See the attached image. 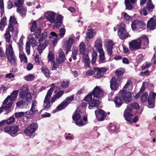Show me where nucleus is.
<instances>
[{"mask_svg": "<svg viewBox=\"0 0 156 156\" xmlns=\"http://www.w3.org/2000/svg\"><path fill=\"white\" fill-rule=\"evenodd\" d=\"M55 13L52 11H48L44 13L45 17L47 20L51 23H54L53 28H54L60 27L62 24V17L60 15L57 16L56 19Z\"/></svg>", "mask_w": 156, "mask_h": 156, "instance_id": "obj_1", "label": "nucleus"}, {"mask_svg": "<svg viewBox=\"0 0 156 156\" xmlns=\"http://www.w3.org/2000/svg\"><path fill=\"white\" fill-rule=\"evenodd\" d=\"M19 95L22 100L17 102L16 103V106L18 108L22 107L24 103L23 102V100H26L28 102L32 98L31 94L28 91L27 86L26 85H23L21 87Z\"/></svg>", "mask_w": 156, "mask_h": 156, "instance_id": "obj_2", "label": "nucleus"}, {"mask_svg": "<svg viewBox=\"0 0 156 156\" xmlns=\"http://www.w3.org/2000/svg\"><path fill=\"white\" fill-rule=\"evenodd\" d=\"M30 30L31 32L34 33V35L36 39H40L38 40L39 43L42 42L43 40L46 38L47 36V32H44L42 33L41 35H40L42 29L40 27H38L35 21H34L30 23Z\"/></svg>", "mask_w": 156, "mask_h": 156, "instance_id": "obj_3", "label": "nucleus"}, {"mask_svg": "<svg viewBox=\"0 0 156 156\" xmlns=\"http://www.w3.org/2000/svg\"><path fill=\"white\" fill-rule=\"evenodd\" d=\"M83 118V120L81 118V115L77 111L75 112L72 116L73 119L75 121V123L79 126H83L87 123V116L85 115Z\"/></svg>", "mask_w": 156, "mask_h": 156, "instance_id": "obj_4", "label": "nucleus"}, {"mask_svg": "<svg viewBox=\"0 0 156 156\" xmlns=\"http://www.w3.org/2000/svg\"><path fill=\"white\" fill-rule=\"evenodd\" d=\"M38 128L37 123H33L31 124L27 129L24 130V132L26 135L31 138L35 136L34 132Z\"/></svg>", "mask_w": 156, "mask_h": 156, "instance_id": "obj_5", "label": "nucleus"}, {"mask_svg": "<svg viewBox=\"0 0 156 156\" xmlns=\"http://www.w3.org/2000/svg\"><path fill=\"white\" fill-rule=\"evenodd\" d=\"M54 90L53 88H50L48 90L44 101L43 108L45 110H48L51 106V102L50 99Z\"/></svg>", "mask_w": 156, "mask_h": 156, "instance_id": "obj_6", "label": "nucleus"}, {"mask_svg": "<svg viewBox=\"0 0 156 156\" xmlns=\"http://www.w3.org/2000/svg\"><path fill=\"white\" fill-rule=\"evenodd\" d=\"M118 34L120 38L124 39L128 37V34L125 30L126 25L123 23H120L118 25Z\"/></svg>", "mask_w": 156, "mask_h": 156, "instance_id": "obj_7", "label": "nucleus"}, {"mask_svg": "<svg viewBox=\"0 0 156 156\" xmlns=\"http://www.w3.org/2000/svg\"><path fill=\"white\" fill-rule=\"evenodd\" d=\"M19 131L18 127L16 126L10 127L6 126L4 128V132L9 133L12 136H16Z\"/></svg>", "mask_w": 156, "mask_h": 156, "instance_id": "obj_8", "label": "nucleus"}, {"mask_svg": "<svg viewBox=\"0 0 156 156\" xmlns=\"http://www.w3.org/2000/svg\"><path fill=\"white\" fill-rule=\"evenodd\" d=\"M119 95L126 103L130 102L131 100L132 94L130 91L125 92L123 90H120Z\"/></svg>", "mask_w": 156, "mask_h": 156, "instance_id": "obj_9", "label": "nucleus"}, {"mask_svg": "<svg viewBox=\"0 0 156 156\" xmlns=\"http://www.w3.org/2000/svg\"><path fill=\"white\" fill-rule=\"evenodd\" d=\"M74 42V39L71 37L69 38L67 41L65 40L63 41L62 48L63 49L66 51V54H68Z\"/></svg>", "mask_w": 156, "mask_h": 156, "instance_id": "obj_10", "label": "nucleus"}, {"mask_svg": "<svg viewBox=\"0 0 156 156\" xmlns=\"http://www.w3.org/2000/svg\"><path fill=\"white\" fill-rule=\"evenodd\" d=\"M129 48L132 51L136 50L141 48V44L139 39L134 40L130 42Z\"/></svg>", "mask_w": 156, "mask_h": 156, "instance_id": "obj_11", "label": "nucleus"}, {"mask_svg": "<svg viewBox=\"0 0 156 156\" xmlns=\"http://www.w3.org/2000/svg\"><path fill=\"white\" fill-rule=\"evenodd\" d=\"M115 43L111 40H107L105 42L104 46L106 48L109 55H112V49Z\"/></svg>", "mask_w": 156, "mask_h": 156, "instance_id": "obj_12", "label": "nucleus"}, {"mask_svg": "<svg viewBox=\"0 0 156 156\" xmlns=\"http://www.w3.org/2000/svg\"><path fill=\"white\" fill-rule=\"evenodd\" d=\"M37 106V102L35 100L33 101H32L31 107L30 111L26 112V115L31 116L37 113L38 112Z\"/></svg>", "mask_w": 156, "mask_h": 156, "instance_id": "obj_13", "label": "nucleus"}, {"mask_svg": "<svg viewBox=\"0 0 156 156\" xmlns=\"http://www.w3.org/2000/svg\"><path fill=\"white\" fill-rule=\"evenodd\" d=\"M97 119L99 121L103 120L106 117V113L101 109H99L95 111Z\"/></svg>", "mask_w": 156, "mask_h": 156, "instance_id": "obj_14", "label": "nucleus"}, {"mask_svg": "<svg viewBox=\"0 0 156 156\" xmlns=\"http://www.w3.org/2000/svg\"><path fill=\"white\" fill-rule=\"evenodd\" d=\"M55 57L52 52H49L48 56V62H51L53 65L51 69L52 70H56L58 67V65L55 64Z\"/></svg>", "mask_w": 156, "mask_h": 156, "instance_id": "obj_15", "label": "nucleus"}, {"mask_svg": "<svg viewBox=\"0 0 156 156\" xmlns=\"http://www.w3.org/2000/svg\"><path fill=\"white\" fill-rule=\"evenodd\" d=\"M93 94L94 97L99 98L103 96V91L99 87L96 86L93 90Z\"/></svg>", "mask_w": 156, "mask_h": 156, "instance_id": "obj_16", "label": "nucleus"}, {"mask_svg": "<svg viewBox=\"0 0 156 156\" xmlns=\"http://www.w3.org/2000/svg\"><path fill=\"white\" fill-rule=\"evenodd\" d=\"M147 27L150 30H154L156 28V17L151 18L148 21Z\"/></svg>", "mask_w": 156, "mask_h": 156, "instance_id": "obj_17", "label": "nucleus"}, {"mask_svg": "<svg viewBox=\"0 0 156 156\" xmlns=\"http://www.w3.org/2000/svg\"><path fill=\"white\" fill-rule=\"evenodd\" d=\"M9 97H7L3 103L2 106L5 110H8L10 108L13 103V101L11 100L9 98Z\"/></svg>", "mask_w": 156, "mask_h": 156, "instance_id": "obj_18", "label": "nucleus"}, {"mask_svg": "<svg viewBox=\"0 0 156 156\" xmlns=\"http://www.w3.org/2000/svg\"><path fill=\"white\" fill-rule=\"evenodd\" d=\"M124 115L125 119L127 121L130 122L131 121V118L133 116L132 115L131 109L129 107H127L126 109Z\"/></svg>", "mask_w": 156, "mask_h": 156, "instance_id": "obj_19", "label": "nucleus"}, {"mask_svg": "<svg viewBox=\"0 0 156 156\" xmlns=\"http://www.w3.org/2000/svg\"><path fill=\"white\" fill-rule=\"evenodd\" d=\"M140 40V42L141 44V45L143 46V48H145L148 46L149 41V40L146 36L145 35H143L140 38H138Z\"/></svg>", "mask_w": 156, "mask_h": 156, "instance_id": "obj_20", "label": "nucleus"}, {"mask_svg": "<svg viewBox=\"0 0 156 156\" xmlns=\"http://www.w3.org/2000/svg\"><path fill=\"white\" fill-rule=\"evenodd\" d=\"M106 71V69L105 67H102L101 68H95V72H97L96 74L95 75V77L97 78H100L101 77L104 73Z\"/></svg>", "mask_w": 156, "mask_h": 156, "instance_id": "obj_21", "label": "nucleus"}, {"mask_svg": "<svg viewBox=\"0 0 156 156\" xmlns=\"http://www.w3.org/2000/svg\"><path fill=\"white\" fill-rule=\"evenodd\" d=\"M81 54L83 55L82 60L83 62L84 63L85 66H89L90 61L88 56V52Z\"/></svg>", "mask_w": 156, "mask_h": 156, "instance_id": "obj_22", "label": "nucleus"}, {"mask_svg": "<svg viewBox=\"0 0 156 156\" xmlns=\"http://www.w3.org/2000/svg\"><path fill=\"white\" fill-rule=\"evenodd\" d=\"M94 46L98 52L103 51L102 48V42L100 39H97L96 40Z\"/></svg>", "mask_w": 156, "mask_h": 156, "instance_id": "obj_23", "label": "nucleus"}, {"mask_svg": "<svg viewBox=\"0 0 156 156\" xmlns=\"http://www.w3.org/2000/svg\"><path fill=\"white\" fill-rule=\"evenodd\" d=\"M132 88L133 86L131 81L130 80H128L126 84L124 86L122 90H123L125 92H131L132 90Z\"/></svg>", "mask_w": 156, "mask_h": 156, "instance_id": "obj_24", "label": "nucleus"}, {"mask_svg": "<svg viewBox=\"0 0 156 156\" xmlns=\"http://www.w3.org/2000/svg\"><path fill=\"white\" fill-rule=\"evenodd\" d=\"M5 53L7 57L14 55L12 43L7 44Z\"/></svg>", "mask_w": 156, "mask_h": 156, "instance_id": "obj_25", "label": "nucleus"}, {"mask_svg": "<svg viewBox=\"0 0 156 156\" xmlns=\"http://www.w3.org/2000/svg\"><path fill=\"white\" fill-rule=\"evenodd\" d=\"M119 85L115 78H112L110 82V87L112 90H116L118 88Z\"/></svg>", "mask_w": 156, "mask_h": 156, "instance_id": "obj_26", "label": "nucleus"}, {"mask_svg": "<svg viewBox=\"0 0 156 156\" xmlns=\"http://www.w3.org/2000/svg\"><path fill=\"white\" fill-rule=\"evenodd\" d=\"M64 53L62 51H61L59 53L58 57L56 60L57 64L62 63L66 60Z\"/></svg>", "mask_w": 156, "mask_h": 156, "instance_id": "obj_27", "label": "nucleus"}, {"mask_svg": "<svg viewBox=\"0 0 156 156\" xmlns=\"http://www.w3.org/2000/svg\"><path fill=\"white\" fill-rule=\"evenodd\" d=\"M27 40L28 41L27 42L30 44L31 43L32 46H36L37 44V41L34 39L33 35L32 34H30L28 36Z\"/></svg>", "mask_w": 156, "mask_h": 156, "instance_id": "obj_28", "label": "nucleus"}, {"mask_svg": "<svg viewBox=\"0 0 156 156\" xmlns=\"http://www.w3.org/2000/svg\"><path fill=\"white\" fill-rule=\"evenodd\" d=\"M8 61L12 66H15L16 65V57L14 55L12 56H9L7 57Z\"/></svg>", "mask_w": 156, "mask_h": 156, "instance_id": "obj_29", "label": "nucleus"}, {"mask_svg": "<svg viewBox=\"0 0 156 156\" xmlns=\"http://www.w3.org/2000/svg\"><path fill=\"white\" fill-rule=\"evenodd\" d=\"M79 51L80 53L83 54L84 53L87 52L86 49V47L85 44L83 42L80 43L79 46Z\"/></svg>", "mask_w": 156, "mask_h": 156, "instance_id": "obj_30", "label": "nucleus"}, {"mask_svg": "<svg viewBox=\"0 0 156 156\" xmlns=\"http://www.w3.org/2000/svg\"><path fill=\"white\" fill-rule=\"evenodd\" d=\"M121 97L119 95L115 97L114 102L116 107H120L122 103V101L121 98Z\"/></svg>", "mask_w": 156, "mask_h": 156, "instance_id": "obj_31", "label": "nucleus"}, {"mask_svg": "<svg viewBox=\"0 0 156 156\" xmlns=\"http://www.w3.org/2000/svg\"><path fill=\"white\" fill-rule=\"evenodd\" d=\"M100 101L96 99H93L89 103V107L90 109V107H97L99 104Z\"/></svg>", "mask_w": 156, "mask_h": 156, "instance_id": "obj_32", "label": "nucleus"}, {"mask_svg": "<svg viewBox=\"0 0 156 156\" xmlns=\"http://www.w3.org/2000/svg\"><path fill=\"white\" fill-rule=\"evenodd\" d=\"M17 12L22 16H24L26 13V9L22 6L17 7Z\"/></svg>", "mask_w": 156, "mask_h": 156, "instance_id": "obj_33", "label": "nucleus"}, {"mask_svg": "<svg viewBox=\"0 0 156 156\" xmlns=\"http://www.w3.org/2000/svg\"><path fill=\"white\" fill-rule=\"evenodd\" d=\"M6 18L5 17H4L1 20L0 22V30L2 31L3 30L5 26L7 24Z\"/></svg>", "mask_w": 156, "mask_h": 156, "instance_id": "obj_34", "label": "nucleus"}, {"mask_svg": "<svg viewBox=\"0 0 156 156\" xmlns=\"http://www.w3.org/2000/svg\"><path fill=\"white\" fill-rule=\"evenodd\" d=\"M96 34L95 31L91 29L88 30L86 33V37L89 39L92 38Z\"/></svg>", "mask_w": 156, "mask_h": 156, "instance_id": "obj_35", "label": "nucleus"}, {"mask_svg": "<svg viewBox=\"0 0 156 156\" xmlns=\"http://www.w3.org/2000/svg\"><path fill=\"white\" fill-rule=\"evenodd\" d=\"M19 57L21 62H23L25 63L27 62V57L23 51L20 52Z\"/></svg>", "mask_w": 156, "mask_h": 156, "instance_id": "obj_36", "label": "nucleus"}, {"mask_svg": "<svg viewBox=\"0 0 156 156\" xmlns=\"http://www.w3.org/2000/svg\"><path fill=\"white\" fill-rule=\"evenodd\" d=\"M42 72L47 77H49L50 76V73L48 69L45 67H43L41 68Z\"/></svg>", "mask_w": 156, "mask_h": 156, "instance_id": "obj_37", "label": "nucleus"}, {"mask_svg": "<svg viewBox=\"0 0 156 156\" xmlns=\"http://www.w3.org/2000/svg\"><path fill=\"white\" fill-rule=\"evenodd\" d=\"M18 93V90L13 91L11 95L8 96V97H9V98L11 99V100L14 101L17 98Z\"/></svg>", "mask_w": 156, "mask_h": 156, "instance_id": "obj_38", "label": "nucleus"}, {"mask_svg": "<svg viewBox=\"0 0 156 156\" xmlns=\"http://www.w3.org/2000/svg\"><path fill=\"white\" fill-rule=\"evenodd\" d=\"M147 7L148 10L149 12L152 11L154 7L152 3V2L151 0H149L147 5Z\"/></svg>", "mask_w": 156, "mask_h": 156, "instance_id": "obj_39", "label": "nucleus"}, {"mask_svg": "<svg viewBox=\"0 0 156 156\" xmlns=\"http://www.w3.org/2000/svg\"><path fill=\"white\" fill-rule=\"evenodd\" d=\"M98 55L97 53L94 49L92 54V64L94 63L96 60L97 57Z\"/></svg>", "mask_w": 156, "mask_h": 156, "instance_id": "obj_40", "label": "nucleus"}, {"mask_svg": "<svg viewBox=\"0 0 156 156\" xmlns=\"http://www.w3.org/2000/svg\"><path fill=\"white\" fill-rule=\"evenodd\" d=\"M4 36L7 42L10 43L11 37L9 32L8 31V30L5 31V33L4 34Z\"/></svg>", "mask_w": 156, "mask_h": 156, "instance_id": "obj_41", "label": "nucleus"}, {"mask_svg": "<svg viewBox=\"0 0 156 156\" xmlns=\"http://www.w3.org/2000/svg\"><path fill=\"white\" fill-rule=\"evenodd\" d=\"M46 47V45H44V44H40L38 46L37 48V51L39 54H41L42 52V51L44 50Z\"/></svg>", "mask_w": 156, "mask_h": 156, "instance_id": "obj_42", "label": "nucleus"}, {"mask_svg": "<svg viewBox=\"0 0 156 156\" xmlns=\"http://www.w3.org/2000/svg\"><path fill=\"white\" fill-rule=\"evenodd\" d=\"M73 99L74 95H73L67 97L63 101L67 106L73 100Z\"/></svg>", "mask_w": 156, "mask_h": 156, "instance_id": "obj_43", "label": "nucleus"}, {"mask_svg": "<svg viewBox=\"0 0 156 156\" xmlns=\"http://www.w3.org/2000/svg\"><path fill=\"white\" fill-rule=\"evenodd\" d=\"M60 85L62 88H66L69 86V81L67 80H63L61 82Z\"/></svg>", "mask_w": 156, "mask_h": 156, "instance_id": "obj_44", "label": "nucleus"}, {"mask_svg": "<svg viewBox=\"0 0 156 156\" xmlns=\"http://www.w3.org/2000/svg\"><path fill=\"white\" fill-rule=\"evenodd\" d=\"M122 15L123 18L126 23L132 20V17L127 14L126 13H123Z\"/></svg>", "mask_w": 156, "mask_h": 156, "instance_id": "obj_45", "label": "nucleus"}, {"mask_svg": "<svg viewBox=\"0 0 156 156\" xmlns=\"http://www.w3.org/2000/svg\"><path fill=\"white\" fill-rule=\"evenodd\" d=\"M9 24L14 25H17V21L14 16H11L9 20Z\"/></svg>", "mask_w": 156, "mask_h": 156, "instance_id": "obj_46", "label": "nucleus"}, {"mask_svg": "<svg viewBox=\"0 0 156 156\" xmlns=\"http://www.w3.org/2000/svg\"><path fill=\"white\" fill-rule=\"evenodd\" d=\"M99 54V59L100 62H104L105 60V54L104 51L98 52Z\"/></svg>", "mask_w": 156, "mask_h": 156, "instance_id": "obj_47", "label": "nucleus"}, {"mask_svg": "<svg viewBox=\"0 0 156 156\" xmlns=\"http://www.w3.org/2000/svg\"><path fill=\"white\" fill-rule=\"evenodd\" d=\"M24 0H15L14 4L16 6L19 7L23 4Z\"/></svg>", "mask_w": 156, "mask_h": 156, "instance_id": "obj_48", "label": "nucleus"}, {"mask_svg": "<svg viewBox=\"0 0 156 156\" xmlns=\"http://www.w3.org/2000/svg\"><path fill=\"white\" fill-rule=\"evenodd\" d=\"M67 106L66 104L63 101L57 106V109L58 111H60L66 108Z\"/></svg>", "mask_w": 156, "mask_h": 156, "instance_id": "obj_49", "label": "nucleus"}, {"mask_svg": "<svg viewBox=\"0 0 156 156\" xmlns=\"http://www.w3.org/2000/svg\"><path fill=\"white\" fill-rule=\"evenodd\" d=\"M30 44L27 42L26 44L25 50L27 55H29L30 54Z\"/></svg>", "mask_w": 156, "mask_h": 156, "instance_id": "obj_50", "label": "nucleus"}, {"mask_svg": "<svg viewBox=\"0 0 156 156\" xmlns=\"http://www.w3.org/2000/svg\"><path fill=\"white\" fill-rule=\"evenodd\" d=\"M15 121V118L14 117L12 116L9 117L6 121V123L8 125L10 124L13 123Z\"/></svg>", "mask_w": 156, "mask_h": 156, "instance_id": "obj_51", "label": "nucleus"}, {"mask_svg": "<svg viewBox=\"0 0 156 156\" xmlns=\"http://www.w3.org/2000/svg\"><path fill=\"white\" fill-rule=\"evenodd\" d=\"M24 78L27 81H31L34 79V76L33 74H29L25 76Z\"/></svg>", "mask_w": 156, "mask_h": 156, "instance_id": "obj_52", "label": "nucleus"}, {"mask_svg": "<svg viewBox=\"0 0 156 156\" xmlns=\"http://www.w3.org/2000/svg\"><path fill=\"white\" fill-rule=\"evenodd\" d=\"M124 70L123 68H120L116 70L115 74L118 76L122 75L124 73Z\"/></svg>", "mask_w": 156, "mask_h": 156, "instance_id": "obj_53", "label": "nucleus"}, {"mask_svg": "<svg viewBox=\"0 0 156 156\" xmlns=\"http://www.w3.org/2000/svg\"><path fill=\"white\" fill-rule=\"evenodd\" d=\"M4 5L3 1L2 0H0V9L1 10V13L2 16L4 13Z\"/></svg>", "mask_w": 156, "mask_h": 156, "instance_id": "obj_54", "label": "nucleus"}, {"mask_svg": "<svg viewBox=\"0 0 156 156\" xmlns=\"http://www.w3.org/2000/svg\"><path fill=\"white\" fill-rule=\"evenodd\" d=\"M148 94L147 92L144 93L141 96V101L142 102L146 101L147 99Z\"/></svg>", "mask_w": 156, "mask_h": 156, "instance_id": "obj_55", "label": "nucleus"}, {"mask_svg": "<svg viewBox=\"0 0 156 156\" xmlns=\"http://www.w3.org/2000/svg\"><path fill=\"white\" fill-rule=\"evenodd\" d=\"M138 20H135L132 23L131 27L132 28L133 30H135L136 28H138Z\"/></svg>", "mask_w": 156, "mask_h": 156, "instance_id": "obj_56", "label": "nucleus"}, {"mask_svg": "<svg viewBox=\"0 0 156 156\" xmlns=\"http://www.w3.org/2000/svg\"><path fill=\"white\" fill-rule=\"evenodd\" d=\"M130 2L126 0H125V4L126 6V8L129 10L131 9L133 7L132 5L130 4Z\"/></svg>", "mask_w": 156, "mask_h": 156, "instance_id": "obj_57", "label": "nucleus"}, {"mask_svg": "<svg viewBox=\"0 0 156 156\" xmlns=\"http://www.w3.org/2000/svg\"><path fill=\"white\" fill-rule=\"evenodd\" d=\"M156 96V93L153 92H151L150 93L148 99L154 100L155 99Z\"/></svg>", "mask_w": 156, "mask_h": 156, "instance_id": "obj_58", "label": "nucleus"}, {"mask_svg": "<svg viewBox=\"0 0 156 156\" xmlns=\"http://www.w3.org/2000/svg\"><path fill=\"white\" fill-rule=\"evenodd\" d=\"M154 100L148 99V104L149 108H152L154 107Z\"/></svg>", "mask_w": 156, "mask_h": 156, "instance_id": "obj_59", "label": "nucleus"}, {"mask_svg": "<svg viewBox=\"0 0 156 156\" xmlns=\"http://www.w3.org/2000/svg\"><path fill=\"white\" fill-rule=\"evenodd\" d=\"M95 73V68L93 70L91 69H88L86 73V74L88 76H90Z\"/></svg>", "mask_w": 156, "mask_h": 156, "instance_id": "obj_60", "label": "nucleus"}, {"mask_svg": "<svg viewBox=\"0 0 156 156\" xmlns=\"http://www.w3.org/2000/svg\"><path fill=\"white\" fill-rule=\"evenodd\" d=\"M151 64L150 62H146L143 65L141 66V69L143 70H144L150 66Z\"/></svg>", "mask_w": 156, "mask_h": 156, "instance_id": "obj_61", "label": "nucleus"}, {"mask_svg": "<svg viewBox=\"0 0 156 156\" xmlns=\"http://www.w3.org/2000/svg\"><path fill=\"white\" fill-rule=\"evenodd\" d=\"M137 26L138 28H142L145 26V25L143 21H139L138 20V24Z\"/></svg>", "mask_w": 156, "mask_h": 156, "instance_id": "obj_62", "label": "nucleus"}, {"mask_svg": "<svg viewBox=\"0 0 156 156\" xmlns=\"http://www.w3.org/2000/svg\"><path fill=\"white\" fill-rule=\"evenodd\" d=\"M65 29L64 28H61L59 30V35L61 37H62L65 34Z\"/></svg>", "mask_w": 156, "mask_h": 156, "instance_id": "obj_63", "label": "nucleus"}, {"mask_svg": "<svg viewBox=\"0 0 156 156\" xmlns=\"http://www.w3.org/2000/svg\"><path fill=\"white\" fill-rule=\"evenodd\" d=\"M92 95L89 94L87 96L84 98V100L87 102H90L92 100Z\"/></svg>", "mask_w": 156, "mask_h": 156, "instance_id": "obj_64", "label": "nucleus"}]
</instances>
